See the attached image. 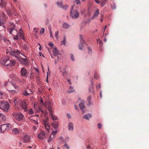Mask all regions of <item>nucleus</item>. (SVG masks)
Returning <instances> with one entry per match:
<instances>
[{
    "label": "nucleus",
    "instance_id": "obj_29",
    "mask_svg": "<svg viewBox=\"0 0 149 149\" xmlns=\"http://www.w3.org/2000/svg\"><path fill=\"white\" fill-rule=\"evenodd\" d=\"M31 93H29L28 90H25L23 92V95L25 96H27Z\"/></svg>",
    "mask_w": 149,
    "mask_h": 149
},
{
    "label": "nucleus",
    "instance_id": "obj_9",
    "mask_svg": "<svg viewBox=\"0 0 149 149\" xmlns=\"http://www.w3.org/2000/svg\"><path fill=\"white\" fill-rule=\"evenodd\" d=\"M15 118L18 121H20L24 117V116L22 114L15 113L13 115Z\"/></svg>",
    "mask_w": 149,
    "mask_h": 149
},
{
    "label": "nucleus",
    "instance_id": "obj_13",
    "mask_svg": "<svg viewBox=\"0 0 149 149\" xmlns=\"http://www.w3.org/2000/svg\"><path fill=\"white\" fill-rule=\"evenodd\" d=\"M17 60L20 63L24 65H26L27 63V60L21 57H18Z\"/></svg>",
    "mask_w": 149,
    "mask_h": 149
},
{
    "label": "nucleus",
    "instance_id": "obj_43",
    "mask_svg": "<svg viewBox=\"0 0 149 149\" xmlns=\"http://www.w3.org/2000/svg\"><path fill=\"white\" fill-rule=\"evenodd\" d=\"M101 16L100 17V20L101 22H102L103 20V15L102 13H101Z\"/></svg>",
    "mask_w": 149,
    "mask_h": 149
},
{
    "label": "nucleus",
    "instance_id": "obj_54",
    "mask_svg": "<svg viewBox=\"0 0 149 149\" xmlns=\"http://www.w3.org/2000/svg\"><path fill=\"white\" fill-rule=\"evenodd\" d=\"M13 102L15 104H16L17 103V102L16 100V99H15L13 101Z\"/></svg>",
    "mask_w": 149,
    "mask_h": 149
},
{
    "label": "nucleus",
    "instance_id": "obj_41",
    "mask_svg": "<svg viewBox=\"0 0 149 149\" xmlns=\"http://www.w3.org/2000/svg\"><path fill=\"white\" fill-rule=\"evenodd\" d=\"M64 147H65L67 149H70V147L68 146V144L66 143V142L65 143Z\"/></svg>",
    "mask_w": 149,
    "mask_h": 149
},
{
    "label": "nucleus",
    "instance_id": "obj_49",
    "mask_svg": "<svg viewBox=\"0 0 149 149\" xmlns=\"http://www.w3.org/2000/svg\"><path fill=\"white\" fill-rule=\"evenodd\" d=\"M67 81H68V82L71 85L72 84V83L71 82V80L70 79H67Z\"/></svg>",
    "mask_w": 149,
    "mask_h": 149
},
{
    "label": "nucleus",
    "instance_id": "obj_17",
    "mask_svg": "<svg viewBox=\"0 0 149 149\" xmlns=\"http://www.w3.org/2000/svg\"><path fill=\"white\" fill-rule=\"evenodd\" d=\"M30 139V137L27 135H25L24 136V143L28 142Z\"/></svg>",
    "mask_w": 149,
    "mask_h": 149
},
{
    "label": "nucleus",
    "instance_id": "obj_56",
    "mask_svg": "<svg viewBox=\"0 0 149 149\" xmlns=\"http://www.w3.org/2000/svg\"><path fill=\"white\" fill-rule=\"evenodd\" d=\"M46 82L47 83H49V81L48 79V72L47 73V79H46Z\"/></svg>",
    "mask_w": 149,
    "mask_h": 149
},
{
    "label": "nucleus",
    "instance_id": "obj_3",
    "mask_svg": "<svg viewBox=\"0 0 149 149\" xmlns=\"http://www.w3.org/2000/svg\"><path fill=\"white\" fill-rule=\"evenodd\" d=\"M8 25L10 27L9 28H7V30L10 33L13 35L17 33V31L15 29V26L14 24L10 22Z\"/></svg>",
    "mask_w": 149,
    "mask_h": 149
},
{
    "label": "nucleus",
    "instance_id": "obj_30",
    "mask_svg": "<svg viewBox=\"0 0 149 149\" xmlns=\"http://www.w3.org/2000/svg\"><path fill=\"white\" fill-rule=\"evenodd\" d=\"M74 89L73 87L72 86H70L69 88V90L68 91V93H70L74 92Z\"/></svg>",
    "mask_w": 149,
    "mask_h": 149
},
{
    "label": "nucleus",
    "instance_id": "obj_63",
    "mask_svg": "<svg viewBox=\"0 0 149 149\" xmlns=\"http://www.w3.org/2000/svg\"><path fill=\"white\" fill-rule=\"evenodd\" d=\"M40 110L41 112L42 113H44V111L42 109H41L40 108Z\"/></svg>",
    "mask_w": 149,
    "mask_h": 149
},
{
    "label": "nucleus",
    "instance_id": "obj_4",
    "mask_svg": "<svg viewBox=\"0 0 149 149\" xmlns=\"http://www.w3.org/2000/svg\"><path fill=\"white\" fill-rule=\"evenodd\" d=\"M0 108L5 112H8L9 108V104L5 101L0 102Z\"/></svg>",
    "mask_w": 149,
    "mask_h": 149
},
{
    "label": "nucleus",
    "instance_id": "obj_39",
    "mask_svg": "<svg viewBox=\"0 0 149 149\" xmlns=\"http://www.w3.org/2000/svg\"><path fill=\"white\" fill-rule=\"evenodd\" d=\"M66 42V40L65 39V38H64V39L61 42V45H62L63 44L65 45V43Z\"/></svg>",
    "mask_w": 149,
    "mask_h": 149
},
{
    "label": "nucleus",
    "instance_id": "obj_59",
    "mask_svg": "<svg viewBox=\"0 0 149 149\" xmlns=\"http://www.w3.org/2000/svg\"><path fill=\"white\" fill-rule=\"evenodd\" d=\"M67 116L69 118H71V116H70V115L69 114H67Z\"/></svg>",
    "mask_w": 149,
    "mask_h": 149
},
{
    "label": "nucleus",
    "instance_id": "obj_48",
    "mask_svg": "<svg viewBox=\"0 0 149 149\" xmlns=\"http://www.w3.org/2000/svg\"><path fill=\"white\" fill-rule=\"evenodd\" d=\"M71 58L72 60V61H74V56H73V55L72 54H71Z\"/></svg>",
    "mask_w": 149,
    "mask_h": 149
},
{
    "label": "nucleus",
    "instance_id": "obj_64",
    "mask_svg": "<svg viewBox=\"0 0 149 149\" xmlns=\"http://www.w3.org/2000/svg\"><path fill=\"white\" fill-rule=\"evenodd\" d=\"M51 140H52V139H51V136H50V137H49V139H48V142H50V141H51Z\"/></svg>",
    "mask_w": 149,
    "mask_h": 149
},
{
    "label": "nucleus",
    "instance_id": "obj_52",
    "mask_svg": "<svg viewBox=\"0 0 149 149\" xmlns=\"http://www.w3.org/2000/svg\"><path fill=\"white\" fill-rule=\"evenodd\" d=\"M88 50L89 53H91V52H92V51H91V49L89 47H88Z\"/></svg>",
    "mask_w": 149,
    "mask_h": 149
},
{
    "label": "nucleus",
    "instance_id": "obj_32",
    "mask_svg": "<svg viewBox=\"0 0 149 149\" xmlns=\"http://www.w3.org/2000/svg\"><path fill=\"white\" fill-rule=\"evenodd\" d=\"M63 27L64 28L68 29L69 27V25L67 23H65L63 24Z\"/></svg>",
    "mask_w": 149,
    "mask_h": 149
},
{
    "label": "nucleus",
    "instance_id": "obj_46",
    "mask_svg": "<svg viewBox=\"0 0 149 149\" xmlns=\"http://www.w3.org/2000/svg\"><path fill=\"white\" fill-rule=\"evenodd\" d=\"M75 1H76V4H79L81 3L80 1H79V0H76Z\"/></svg>",
    "mask_w": 149,
    "mask_h": 149
},
{
    "label": "nucleus",
    "instance_id": "obj_40",
    "mask_svg": "<svg viewBox=\"0 0 149 149\" xmlns=\"http://www.w3.org/2000/svg\"><path fill=\"white\" fill-rule=\"evenodd\" d=\"M68 5H65L62 6L61 8H62L63 9L65 10H66L68 8Z\"/></svg>",
    "mask_w": 149,
    "mask_h": 149
},
{
    "label": "nucleus",
    "instance_id": "obj_28",
    "mask_svg": "<svg viewBox=\"0 0 149 149\" xmlns=\"http://www.w3.org/2000/svg\"><path fill=\"white\" fill-rule=\"evenodd\" d=\"M0 117L3 121H6V117L2 114L0 113Z\"/></svg>",
    "mask_w": 149,
    "mask_h": 149
},
{
    "label": "nucleus",
    "instance_id": "obj_38",
    "mask_svg": "<svg viewBox=\"0 0 149 149\" xmlns=\"http://www.w3.org/2000/svg\"><path fill=\"white\" fill-rule=\"evenodd\" d=\"M59 140L60 142H62L64 141V139L63 137L60 136L59 138Z\"/></svg>",
    "mask_w": 149,
    "mask_h": 149
},
{
    "label": "nucleus",
    "instance_id": "obj_6",
    "mask_svg": "<svg viewBox=\"0 0 149 149\" xmlns=\"http://www.w3.org/2000/svg\"><path fill=\"white\" fill-rule=\"evenodd\" d=\"M80 42L78 45L79 48L80 50H82L83 48L84 44L85 43L84 40V37L81 35H79Z\"/></svg>",
    "mask_w": 149,
    "mask_h": 149
},
{
    "label": "nucleus",
    "instance_id": "obj_10",
    "mask_svg": "<svg viewBox=\"0 0 149 149\" xmlns=\"http://www.w3.org/2000/svg\"><path fill=\"white\" fill-rule=\"evenodd\" d=\"M53 55L55 56H57V59H56L55 61V62L56 64L58 62L59 58L58 55V54H60L58 52V50L56 48H54V49L53 51Z\"/></svg>",
    "mask_w": 149,
    "mask_h": 149
},
{
    "label": "nucleus",
    "instance_id": "obj_23",
    "mask_svg": "<svg viewBox=\"0 0 149 149\" xmlns=\"http://www.w3.org/2000/svg\"><path fill=\"white\" fill-rule=\"evenodd\" d=\"M44 105L45 106V107L47 108L52 107L51 103L49 101H46V103Z\"/></svg>",
    "mask_w": 149,
    "mask_h": 149
},
{
    "label": "nucleus",
    "instance_id": "obj_44",
    "mask_svg": "<svg viewBox=\"0 0 149 149\" xmlns=\"http://www.w3.org/2000/svg\"><path fill=\"white\" fill-rule=\"evenodd\" d=\"M58 31H57L56 32L55 34V36L56 38H57L58 36Z\"/></svg>",
    "mask_w": 149,
    "mask_h": 149
},
{
    "label": "nucleus",
    "instance_id": "obj_21",
    "mask_svg": "<svg viewBox=\"0 0 149 149\" xmlns=\"http://www.w3.org/2000/svg\"><path fill=\"white\" fill-rule=\"evenodd\" d=\"M91 117L92 116L90 114H86L83 116L84 118L88 120L91 118Z\"/></svg>",
    "mask_w": 149,
    "mask_h": 149
},
{
    "label": "nucleus",
    "instance_id": "obj_45",
    "mask_svg": "<svg viewBox=\"0 0 149 149\" xmlns=\"http://www.w3.org/2000/svg\"><path fill=\"white\" fill-rule=\"evenodd\" d=\"M102 126L100 123L98 124V128L99 129H100L102 127Z\"/></svg>",
    "mask_w": 149,
    "mask_h": 149
},
{
    "label": "nucleus",
    "instance_id": "obj_61",
    "mask_svg": "<svg viewBox=\"0 0 149 149\" xmlns=\"http://www.w3.org/2000/svg\"><path fill=\"white\" fill-rule=\"evenodd\" d=\"M66 72L64 71L63 72V76H65L66 75Z\"/></svg>",
    "mask_w": 149,
    "mask_h": 149
},
{
    "label": "nucleus",
    "instance_id": "obj_55",
    "mask_svg": "<svg viewBox=\"0 0 149 149\" xmlns=\"http://www.w3.org/2000/svg\"><path fill=\"white\" fill-rule=\"evenodd\" d=\"M57 133V132L56 131H53L52 133L54 135H55Z\"/></svg>",
    "mask_w": 149,
    "mask_h": 149
},
{
    "label": "nucleus",
    "instance_id": "obj_22",
    "mask_svg": "<svg viewBox=\"0 0 149 149\" xmlns=\"http://www.w3.org/2000/svg\"><path fill=\"white\" fill-rule=\"evenodd\" d=\"M99 13V10L98 9L97 10H96V11L95 13L93 16L91 17V19H93L94 18H95L96 17H97L98 16Z\"/></svg>",
    "mask_w": 149,
    "mask_h": 149
},
{
    "label": "nucleus",
    "instance_id": "obj_8",
    "mask_svg": "<svg viewBox=\"0 0 149 149\" xmlns=\"http://www.w3.org/2000/svg\"><path fill=\"white\" fill-rule=\"evenodd\" d=\"M73 9V7L72 6V8L71 10V16L72 18H77L79 17V13L77 10H75L73 12L72 11Z\"/></svg>",
    "mask_w": 149,
    "mask_h": 149
},
{
    "label": "nucleus",
    "instance_id": "obj_31",
    "mask_svg": "<svg viewBox=\"0 0 149 149\" xmlns=\"http://www.w3.org/2000/svg\"><path fill=\"white\" fill-rule=\"evenodd\" d=\"M79 105L81 110H83L84 108V105L83 103L79 104Z\"/></svg>",
    "mask_w": 149,
    "mask_h": 149
},
{
    "label": "nucleus",
    "instance_id": "obj_34",
    "mask_svg": "<svg viewBox=\"0 0 149 149\" xmlns=\"http://www.w3.org/2000/svg\"><path fill=\"white\" fill-rule=\"evenodd\" d=\"M57 4L60 6V8H62V5L63 4V2H57Z\"/></svg>",
    "mask_w": 149,
    "mask_h": 149
},
{
    "label": "nucleus",
    "instance_id": "obj_35",
    "mask_svg": "<svg viewBox=\"0 0 149 149\" xmlns=\"http://www.w3.org/2000/svg\"><path fill=\"white\" fill-rule=\"evenodd\" d=\"M28 111V113L29 114H32L33 113V110L31 109L30 110H26Z\"/></svg>",
    "mask_w": 149,
    "mask_h": 149
},
{
    "label": "nucleus",
    "instance_id": "obj_15",
    "mask_svg": "<svg viewBox=\"0 0 149 149\" xmlns=\"http://www.w3.org/2000/svg\"><path fill=\"white\" fill-rule=\"evenodd\" d=\"M39 138L40 139L42 140L45 137V134L44 131H41L38 135Z\"/></svg>",
    "mask_w": 149,
    "mask_h": 149
},
{
    "label": "nucleus",
    "instance_id": "obj_51",
    "mask_svg": "<svg viewBox=\"0 0 149 149\" xmlns=\"http://www.w3.org/2000/svg\"><path fill=\"white\" fill-rule=\"evenodd\" d=\"M45 31V29L44 28H43L40 31L41 33H43Z\"/></svg>",
    "mask_w": 149,
    "mask_h": 149
},
{
    "label": "nucleus",
    "instance_id": "obj_58",
    "mask_svg": "<svg viewBox=\"0 0 149 149\" xmlns=\"http://www.w3.org/2000/svg\"><path fill=\"white\" fill-rule=\"evenodd\" d=\"M5 125H7V127L8 128V129L9 127L10 126V123H8L7 124H5Z\"/></svg>",
    "mask_w": 149,
    "mask_h": 149
},
{
    "label": "nucleus",
    "instance_id": "obj_50",
    "mask_svg": "<svg viewBox=\"0 0 149 149\" xmlns=\"http://www.w3.org/2000/svg\"><path fill=\"white\" fill-rule=\"evenodd\" d=\"M48 45L49 46L52 47H53L54 45L53 44H52V42H50L49 44Z\"/></svg>",
    "mask_w": 149,
    "mask_h": 149
},
{
    "label": "nucleus",
    "instance_id": "obj_62",
    "mask_svg": "<svg viewBox=\"0 0 149 149\" xmlns=\"http://www.w3.org/2000/svg\"><path fill=\"white\" fill-rule=\"evenodd\" d=\"M95 1L97 3H100V1H99V0H95Z\"/></svg>",
    "mask_w": 149,
    "mask_h": 149
},
{
    "label": "nucleus",
    "instance_id": "obj_37",
    "mask_svg": "<svg viewBox=\"0 0 149 149\" xmlns=\"http://www.w3.org/2000/svg\"><path fill=\"white\" fill-rule=\"evenodd\" d=\"M48 111L49 112L50 114H53L52 113V107H48Z\"/></svg>",
    "mask_w": 149,
    "mask_h": 149
},
{
    "label": "nucleus",
    "instance_id": "obj_20",
    "mask_svg": "<svg viewBox=\"0 0 149 149\" xmlns=\"http://www.w3.org/2000/svg\"><path fill=\"white\" fill-rule=\"evenodd\" d=\"M68 129L69 130L72 131L74 129L73 124L72 123H70L68 125Z\"/></svg>",
    "mask_w": 149,
    "mask_h": 149
},
{
    "label": "nucleus",
    "instance_id": "obj_36",
    "mask_svg": "<svg viewBox=\"0 0 149 149\" xmlns=\"http://www.w3.org/2000/svg\"><path fill=\"white\" fill-rule=\"evenodd\" d=\"M91 96H89L87 98V100L89 103V105H91Z\"/></svg>",
    "mask_w": 149,
    "mask_h": 149
},
{
    "label": "nucleus",
    "instance_id": "obj_19",
    "mask_svg": "<svg viewBox=\"0 0 149 149\" xmlns=\"http://www.w3.org/2000/svg\"><path fill=\"white\" fill-rule=\"evenodd\" d=\"M52 125L55 130H56L58 127V124L57 122L54 121L52 123Z\"/></svg>",
    "mask_w": 149,
    "mask_h": 149
},
{
    "label": "nucleus",
    "instance_id": "obj_16",
    "mask_svg": "<svg viewBox=\"0 0 149 149\" xmlns=\"http://www.w3.org/2000/svg\"><path fill=\"white\" fill-rule=\"evenodd\" d=\"M27 74L26 69L24 68H22L21 69V74L23 76H25Z\"/></svg>",
    "mask_w": 149,
    "mask_h": 149
},
{
    "label": "nucleus",
    "instance_id": "obj_2",
    "mask_svg": "<svg viewBox=\"0 0 149 149\" xmlns=\"http://www.w3.org/2000/svg\"><path fill=\"white\" fill-rule=\"evenodd\" d=\"M16 35H13V38L15 40H18L21 39H22L24 40H25V38L24 37L23 32V31L20 29L19 30V31L17 33H17Z\"/></svg>",
    "mask_w": 149,
    "mask_h": 149
},
{
    "label": "nucleus",
    "instance_id": "obj_24",
    "mask_svg": "<svg viewBox=\"0 0 149 149\" xmlns=\"http://www.w3.org/2000/svg\"><path fill=\"white\" fill-rule=\"evenodd\" d=\"M89 91L90 93H94L93 85V84H92L90 86L89 88Z\"/></svg>",
    "mask_w": 149,
    "mask_h": 149
},
{
    "label": "nucleus",
    "instance_id": "obj_25",
    "mask_svg": "<svg viewBox=\"0 0 149 149\" xmlns=\"http://www.w3.org/2000/svg\"><path fill=\"white\" fill-rule=\"evenodd\" d=\"M107 0H101L100 1V5L102 7H103L107 3Z\"/></svg>",
    "mask_w": 149,
    "mask_h": 149
},
{
    "label": "nucleus",
    "instance_id": "obj_47",
    "mask_svg": "<svg viewBox=\"0 0 149 149\" xmlns=\"http://www.w3.org/2000/svg\"><path fill=\"white\" fill-rule=\"evenodd\" d=\"M111 7L112 9H115L116 8V6L114 4Z\"/></svg>",
    "mask_w": 149,
    "mask_h": 149
},
{
    "label": "nucleus",
    "instance_id": "obj_26",
    "mask_svg": "<svg viewBox=\"0 0 149 149\" xmlns=\"http://www.w3.org/2000/svg\"><path fill=\"white\" fill-rule=\"evenodd\" d=\"M12 131L13 133L15 134H17L19 133V130L17 128H15L13 129Z\"/></svg>",
    "mask_w": 149,
    "mask_h": 149
},
{
    "label": "nucleus",
    "instance_id": "obj_1",
    "mask_svg": "<svg viewBox=\"0 0 149 149\" xmlns=\"http://www.w3.org/2000/svg\"><path fill=\"white\" fill-rule=\"evenodd\" d=\"M1 63L3 65H5L6 66H10V67L13 66L15 65L16 62L13 60H9V58L6 57L3 58L0 61Z\"/></svg>",
    "mask_w": 149,
    "mask_h": 149
},
{
    "label": "nucleus",
    "instance_id": "obj_42",
    "mask_svg": "<svg viewBox=\"0 0 149 149\" xmlns=\"http://www.w3.org/2000/svg\"><path fill=\"white\" fill-rule=\"evenodd\" d=\"M49 31L50 32V37H52V38H53V33H52V31L51 28H49Z\"/></svg>",
    "mask_w": 149,
    "mask_h": 149
},
{
    "label": "nucleus",
    "instance_id": "obj_53",
    "mask_svg": "<svg viewBox=\"0 0 149 149\" xmlns=\"http://www.w3.org/2000/svg\"><path fill=\"white\" fill-rule=\"evenodd\" d=\"M3 36L0 33V41L2 40V38H3Z\"/></svg>",
    "mask_w": 149,
    "mask_h": 149
},
{
    "label": "nucleus",
    "instance_id": "obj_14",
    "mask_svg": "<svg viewBox=\"0 0 149 149\" xmlns=\"http://www.w3.org/2000/svg\"><path fill=\"white\" fill-rule=\"evenodd\" d=\"M19 105L21 107L25 110H26L28 107L26 103L23 101H21L20 102Z\"/></svg>",
    "mask_w": 149,
    "mask_h": 149
},
{
    "label": "nucleus",
    "instance_id": "obj_60",
    "mask_svg": "<svg viewBox=\"0 0 149 149\" xmlns=\"http://www.w3.org/2000/svg\"><path fill=\"white\" fill-rule=\"evenodd\" d=\"M38 29H36V28H35L34 29V31H35L36 33H37L38 31Z\"/></svg>",
    "mask_w": 149,
    "mask_h": 149
},
{
    "label": "nucleus",
    "instance_id": "obj_27",
    "mask_svg": "<svg viewBox=\"0 0 149 149\" xmlns=\"http://www.w3.org/2000/svg\"><path fill=\"white\" fill-rule=\"evenodd\" d=\"M6 2L3 0H1V3L0 6L1 7H3L6 6Z\"/></svg>",
    "mask_w": 149,
    "mask_h": 149
},
{
    "label": "nucleus",
    "instance_id": "obj_11",
    "mask_svg": "<svg viewBox=\"0 0 149 149\" xmlns=\"http://www.w3.org/2000/svg\"><path fill=\"white\" fill-rule=\"evenodd\" d=\"M6 15L4 13H0V26H2L4 24L3 22L1 20H3L4 21L6 20Z\"/></svg>",
    "mask_w": 149,
    "mask_h": 149
},
{
    "label": "nucleus",
    "instance_id": "obj_33",
    "mask_svg": "<svg viewBox=\"0 0 149 149\" xmlns=\"http://www.w3.org/2000/svg\"><path fill=\"white\" fill-rule=\"evenodd\" d=\"M50 115L51 116L52 119L53 120H57L58 118H57V117L56 116H55L53 115V114H50Z\"/></svg>",
    "mask_w": 149,
    "mask_h": 149
},
{
    "label": "nucleus",
    "instance_id": "obj_5",
    "mask_svg": "<svg viewBox=\"0 0 149 149\" xmlns=\"http://www.w3.org/2000/svg\"><path fill=\"white\" fill-rule=\"evenodd\" d=\"M5 86H7V89L8 91H14V88H15L16 85L14 84H13L11 82H6L5 83Z\"/></svg>",
    "mask_w": 149,
    "mask_h": 149
},
{
    "label": "nucleus",
    "instance_id": "obj_57",
    "mask_svg": "<svg viewBox=\"0 0 149 149\" xmlns=\"http://www.w3.org/2000/svg\"><path fill=\"white\" fill-rule=\"evenodd\" d=\"M94 77H95V78L96 79H98L99 78L98 76V75H97L96 74H95Z\"/></svg>",
    "mask_w": 149,
    "mask_h": 149
},
{
    "label": "nucleus",
    "instance_id": "obj_18",
    "mask_svg": "<svg viewBox=\"0 0 149 149\" xmlns=\"http://www.w3.org/2000/svg\"><path fill=\"white\" fill-rule=\"evenodd\" d=\"M8 130L7 125L5 124L1 125V130L2 132H4L5 130Z\"/></svg>",
    "mask_w": 149,
    "mask_h": 149
},
{
    "label": "nucleus",
    "instance_id": "obj_12",
    "mask_svg": "<svg viewBox=\"0 0 149 149\" xmlns=\"http://www.w3.org/2000/svg\"><path fill=\"white\" fill-rule=\"evenodd\" d=\"M49 118L47 117L45 120H43V123L44 124L45 128L47 129L48 131L50 129V126L49 124Z\"/></svg>",
    "mask_w": 149,
    "mask_h": 149
},
{
    "label": "nucleus",
    "instance_id": "obj_7",
    "mask_svg": "<svg viewBox=\"0 0 149 149\" xmlns=\"http://www.w3.org/2000/svg\"><path fill=\"white\" fill-rule=\"evenodd\" d=\"M9 53L11 56H15L17 59L18 57H20L19 56L20 54V52L19 50H15L11 51Z\"/></svg>",
    "mask_w": 149,
    "mask_h": 149
}]
</instances>
